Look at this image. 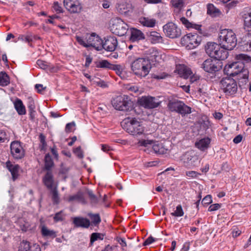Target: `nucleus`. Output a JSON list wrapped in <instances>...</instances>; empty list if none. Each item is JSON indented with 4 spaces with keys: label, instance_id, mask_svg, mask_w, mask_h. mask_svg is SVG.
<instances>
[{
    "label": "nucleus",
    "instance_id": "f257e3e1",
    "mask_svg": "<svg viewBox=\"0 0 251 251\" xmlns=\"http://www.w3.org/2000/svg\"><path fill=\"white\" fill-rule=\"evenodd\" d=\"M130 67L134 74L141 78L146 77L151 68L150 60L146 58L135 59L131 63Z\"/></svg>",
    "mask_w": 251,
    "mask_h": 251
},
{
    "label": "nucleus",
    "instance_id": "f03ea898",
    "mask_svg": "<svg viewBox=\"0 0 251 251\" xmlns=\"http://www.w3.org/2000/svg\"><path fill=\"white\" fill-rule=\"evenodd\" d=\"M121 125L127 132L133 136H138L144 133L143 124L135 118H126L122 122Z\"/></svg>",
    "mask_w": 251,
    "mask_h": 251
},
{
    "label": "nucleus",
    "instance_id": "7ed1b4c3",
    "mask_svg": "<svg viewBox=\"0 0 251 251\" xmlns=\"http://www.w3.org/2000/svg\"><path fill=\"white\" fill-rule=\"evenodd\" d=\"M219 38L220 45L227 50H233L237 45L236 36L232 30L227 29L222 30Z\"/></svg>",
    "mask_w": 251,
    "mask_h": 251
},
{
    "label": "nucleus",
    "instance_id": "20e7f679",
    "mask_svg": "<svg viewBox=\"0 0 251 251\" xmlns=\"http://www.w3.org/2000/svg\"><path fill=\"white\" fill-rule=\"evenodd\" d=\"M113 106L117 110L128 111L132 109V101L127 95H121L112 100Z\"/></svg>",
    "mask_w": 251,
    "mask_h": 251
},
{
    "label": "nucleus",
    "instance_id": "39448f33",
    "mask_svg": "<svg viewBox=\"0 0 251 251\" xmlns=\"http://www.w3.org/2000/svg\"><path fill=\"white\" fill-rule=\"evenodd\" d=\"M167 107L171 112L178 113L182 116L192 112L190 107L186 105L183 101L177 100H169Z\"/></svg>",
    "mask_w": 251,
    "mask_h": 251
},
{
    "label": "nucleus",
    "instance_id": "423d86ee",
    "mask_svg": "<svg viewBox=\"0 0 251 251\" xmlns=\"http://www.w3.org/2000/svg\"><path fill=\"white\" fill-rule=\"evenodd\" d=\"M221 89L226 96H230L235 94L238 87L236 81L233 78L226 77L220 81Z\"/></svg>",
    "mask_w": 251,
    "mask_h": 251
},
{
    "label": "nucleus",
    "instance_id": "0eeeda50",
    "mask_svg": "<svg viewBox=\"0 0 251 251\" xmlns=\"http://www.w3.org/2000/svg\"><path fill=\"white\" fill-rule=\"evenodd\" d=\"M201 160L199 155L192 151L185 152L181 157L183 163L188 168L198 166L200 163Z\"/></svg>",
    "mask_w": 251,
    "mask_h": 251
},
{
    "label": "nucleus",
    "instance_id": "6e6552de",
    "mask_svg": "<svg viewBox=\"0 0 251 251\" xmlns=\"http://www.w3.org/2000/svg\"><path fill=\"white\" fill-rule=\"evenodd\" d=\"M111 30L112 32L119 36L125 35L128 30V25L121 19L116 18L111 21Z\"/></svg>",
    "mask_w": 251,
    "mask_h": 251
},
{
    "label": "nucleus",
    "instance_id": "1a4fd4ad",
    "mask_svg": "<svg viewBox=\"0 0 251 251\" xmlns=\"http://www.w3.org/2000/svg\"><path fill=\"white\" fill-rule=\"evenodd\" d=\"M182 41L185 44L188 50H192L200 45L201 37L197 33H190L182 38Z\"/></svg>",
    "mask_w": 251,
    "mask_h": 251
},
{
    "label": "nucleus",
    "instance_id": "9d476101",
    "mask_svg": "<svg viewBox=\"0 0 251 251\" xmlns=\"http://www.w3.org/2000/svg\"><path fill=\"white\" fill-rule=\"evenodd\" d=\"M163 31L167 37L170 38H176L181 35V29L172 22L165 25L163 27Z\"/></svg>",
    "mask_w": 251,
    "mask_h": 251
},
{
    "label": "nucleus",
    "instance_id": "9b49d317",
    "mask_svg": "<svg viewBox=\"0 0 251 251\" xmlns=\"http://www.w3.org/2000/svg\"><path fill=\"white\" fill-rule=\"evenodd\" d=\"M138 102L141 106L148 109L156 108L160 104L157 99L151 96H143L138 100Z\"/></svg>",
    "mask_w": 251,
    "mask_h": 251
},
{
    "label": "nucleus",
    "instance_id": "f8f14e48",
    "mask_svg": "<svg viewBox=\"0 0 251 251\" xmlns=\"http://www.w3.org/2000/svg\"><path fill=\"white\" fill-rule=\"evenodd\" d=\"M202 66L205 71L210 73L218 72L222 69L221 62L211 59L205 60Z\"/></svg>",
    "mask_w": 251,
    "mask_h": 251
},
{
    "label": "nucleus",
    "instance_id": "ddd939ff",
    "mask_svg": "<svg viewBox=\"0 0 251 251\" xmlns=\"http://www.w3.org/2000/svg\"><path fill=\"white\" fill-rule=\"evenodd\" d=\"M11 154L15 159H21L25 156V151L18 141L11 142L10 145Z\"/></svg>",
    "mask_w": 251,
    "mask_h": 251
},
{
    "label": "nucleus",
    "instance_id": "4468645a",
    "mask_svg": "<svg viewBox=\"0 0 251 251\" xmlns=\"http://www.w3.org/2000/svg\"><path fill=\"white\" fill-rule=\"evenodd\" d=\"M86 42L88 47H92L97 50H101V39L96 33H92L90 35L87 34L86 36Z\"/></svg>",
    "mask_w": 251,
    "mask_h": 251
},
{
    "label": "nucleus",
    "instance_id": "2eb2a0df",
    "mask_svg": "<svg viewBox=\"0 0 251 251\" xmlns=\"http://www.w3.org/2000/svg\"><path fill=\"white\" fill-rule=\"evenodd\" d=\"M64 6L72 13H79L82 8V4L78 0H64Z\"/></svg>",
    "mask_w": 251,
    "mask_h": 251
},
{
    "label": "nucleus",
    "instance_id": "dca6fc26",
    "mask_svg": "<svg viewBox=\"0 0 251 251\" xmlns=\"http://www.w3.org/2000/svg\"><path fill=\"white\" fill-rule=\"evenodd\" d=\"M243 68L242 64L236 61L226 65L224 70L227 75L234 76L238 75Z\"/></svg>",
    "mask_w": 251,
    "mask_h": 251
},
{
    "label": "nucleus",
    "instance_id": "f3484780",
    "mask_svg": "<svg viewBox=\"0 0 251 251\" xmlns=\"http://www.w3.org/2000/svg\"><path fill=\"white\" fill-rule=\"evenodd\" d=\"M118 45V41L115 37H108L104 39V41L102 40L101 50L104 49L108 51H113L115 50Z\"/></svg>",
    "mask_w": 251,
    "mask_h": 251
},
{
    "label": "nucleus",
    "instance_id": "a211bd4d",
    "mask_svg": "<svg viewBox=\"0 0 251 251\" xmlns=\"http://www.w3.org/2000/svg\"><path fill=\"white\" fill-rule=\"evenodd\" d=\"M116 8L118 13L122 15H127L132 10V5L126 1H121L116 3Z\"/></svg>",
    "mask_w": 251,
    "mask_h": 251
},
{
    "label": "nucleus",
    "instance_id": "6ab92c4d",
    "mask_svg": "<svg viewBox=\"0 0 251 251\" xmlns=\"http://www.w3.org/2000/svg\"><path fill=\"white\" fill-rule=\"evenodd\" d=\"M130 32L129 40L131 42H138L141 40H144L145 38L144 34L139 29L131 28L130 29Z\"/></svg>",
    "mask_w": 251,
    "mask_h": 251
},
{
    "label": "nucleus",
    "instance_id": "aec40b11",
    "mask_svg": "<svg viewBox=\"0 0 251 251\" xmlns=\"http://www.w3.org/2000/svg\"><path fill=\"white\" fill-rule=\"evenodd\" d=\"M220 44H218L214 42H208L205 46V49L206 53L211 57L214 58L217 53V51L220 49Z\"/></svg>",
    "mask_w": 251,
    "mask_h": 251
},
{
    "label": "nucleus",
    "instance_id": "412c9836",
    "mask_svg": "<svg viewBox=\"0 0 251 251\" xmlns=\"http://www.w3.org/2000/svg\"><path fill=\"white\" fill-rule=\"evenodd\" d=\"M211 140L208 137L201 138L195 142V147L200 151H204L210 147Z\"/></svg>",
    "mask_w": 251,
    "mask_h": 251
},
{
    "label": "nucleus",
    "instance_id": "4be33fe9",
    "mask_svg": "<svg viewBox=\"0 0 251 251\" xmlns=\"http://www.w3.org/2000/svg\"><path fill=\"white\" fill-rule=\"evenodd\" d=\"M73 223L76 227H81L87 228L90 225L89 220L83 217H75L74 218Z\"/></svg>",
    "mask_w": 251,
    "mask_h": 251
},
{
    "label": "nucleus",
    "instance_id": "5701e85b",
    "mask_svg": "<svg viewBox=\"0 0 251 251\" xmlns=\"http://www.w3.org/2000/svg\"><path fill=\"white\" fill-rule=\"evenodd\" d=\"M177 72L184 79H187L192 74L191 70L185 65H179L177 67Z\"/></svg>",
    "mask_w": 251,
    "mask_h": 251
},
{
    "label": "nucleus",
    "instance_id": "b1692460",
    "mask_svg": "<svg viewBox=\"0 0 251 251\" xmlns=\"http://www.w3.org/2000/svg\"><path fill=\"white\" fill-rule=\"evenodd\" d=\"M139 22L143 26L148 27H153L156 24L155 19L145 17H140Z\"/></svg>",
    "mask_w": 251,
    "mask_h": 251
},
{
    "label": "nucleus",
    "instance_id": "393cba45",
    "mask_svg": "<svg viewBox=\"0 0 251 251\" xmlns=\"http://www.w3.org/2000/svg\"><path fill=\"white\" fill-rule=\"evenodd\" d=\"M6 167L12 175L13 180H15L18 176L19 166L18 165H13L9 161H7L6 162Z\"/></svg>",
    "mask_w": 251,
    "mask_h": 251
},
{
    "label": "nucleus",
    "instance_id": "a878e982",
    "mask_svg": "<svg viewBox=\"0 0 251 251\" xmlns=\"http://www.w3.org/2000/svg\"><path fill=\"white\" fill-rule=\"evenodd\" d=\"M180 21L182 24L188 29H195L198 31L201 30V25H197L190 23L186 18L185 17H181L180 18Z\"/></svg>",
    "mask_w": 251,
    "mask_h": 251
},
{
    "label": "nucleus",
    "instance_id": "bb28decb",
    "mask_svg": "<svg viewBox=\"0 0 251 251\" xmlns=\"http://www.w3.org/2000/svg\"><path fill=\"white\" fill-rule=\"evenodd\" d=\"M228 50L220 45V49L217 51V53L215 55L214 58L218 60L226 59L228 55Z\"/></svg>",
    "mask_w": 251,
    "mask_h": 251
},
{
    "label": "nucleus",
    "instance_id": "cd10ccee",
    "mask_svg": "<svg viewBox=\"0 0 251 251\" xmlns=\"http://www.w3.org/2000/svg\"><path fill=\"white\" fill-rule=\"evenodd\" d=\"M14 107L20 115H25L26 113V110L25 106L23 104L22 101L20 99H17L14 103Z\"/></svg>",
    "mask_w": 251,
    "mask_h": 251
},
{
    "label": "nucleus",
    "instance_id": "c85d7f7f",
    "mask_svg": "<svg viewBox=\"0 0 251 251\" xmlns=\"http://www.w3.org/2000/svg\"><path fill=\"white\" fill-rule=\"evenodd\" d=\"M235 59L237 62L242 64L243 66H244L245 64L251 62V56L244 53L236 54Z\"/></svg>",
    "mask_w": 251,
    "mask_h": 251
},
{
    "label": "nucleus",
    "instance_id": "c756f323",
    "mask_svg": "<svg viewBox=\"0 0 251 251\" xmlns=\"http://www.w3.org/2000/svg\"><path fill=\"white\" fill-rule=\"evenodd\" d=\"M244 19V26L245 29L251 28V9L243 16Z\"/></svg>",
    "mask_w": 251,
    "mask_h": 251
},
{
    "label": "nucleus",
    "instance_id": "7c9ffc66",
    "mask_svg": "<svg viewBox=\"0 0 251 251\" xmlns=\"http://www.w3.org/2000/svg\"><path fill=\"white\" fill-rule=\"evenodd\" d=\"M152 149L156 153L159 154H165L168 151L162 144L159 143L154 144L152 146Z\"/></svg>",
    "mask_w": 251,
    "mask_h": 251
},
{
    "label": "nucleus",
    "instance_id": "2f4dec72",
    "mask_svg": "<svg viewBox=\"0 0 251 251\" xmlns=\"http://www.w3.org/2000/svg\"><path fill=\"white\" fill-rule=\"evenodd\" d=\"M207 13L212 17H216L220 14V11L213 4L209 3L207 5Z\"/></svg>",
    "mask_w": 251,
    "mask_h": 251
},
{
    "label": "nucleus",
    "instance_id": "473e14b6",
    "mask_svg": "<svg viewBox=\"0 0 251 251\" xmlns=\"http://www.w3.org/2000/svg\"><path fill=\"white\" fill-rule=\"evenodd\" d=\"M41 232L42 235L44 237L54 238L56 236V232L54 230H50L45 226H42Z\"/></svg>",
    "mask_w": 251,
    "mask_h": 251
},
{
    "label": "nucleus",
    "instance_id": "72a5a7b5",
    "mask_svg": "<svg viewBox=\"0 0 251 251\" xmlns=\"http://www.w3.org/2000/svg\"><path fill=\"white\" fill-rule=\"evenodd\" d=\"M44 182L48 188L52 189L53 179L51 172L48 171L47 173L44 178Z\"/></svg>",
    "mask_w": 251,
    "mask_h": 251
},
{
    "label": "nucleus",
    "instance_id": "f704fd0d",
    "mask_svg": "<svg viewBox=\"0 0 251 251\" xmlns=\"http://www.w3.org/2000/svg\"><path fill=\"white\" fill-rule=\"evenodd\" d=\"M150 40L152 43L155 44L157 43L161 42L162 41V37L160 33L156 31H151L150 33Z\"/></svg>",
    "mask_w": 251,
    "mask_h": 251
},
{
    "label": "nucleus",
    "instance_id": "c9c22d12",
    "mask_svg": "<svg viewBox=\"0 0 251 251\" xmlns=\"http://www.w3.org/2000/svg\"><path fill=\"white\" fill-rule=\"evenodd\" d=\"M68 201L70 202L73 201H77L83 203L85 202V200L81 193H78L75 195L70 196L68 198Z\"/></svg>",
    "mask_w": 251,
    "mask_h": 251
},
{
    "label": "nucleus",
    "instance_id": "e433bc0d",
    "mask_svg": "<svg viewBox=\"0 0 251 251\" xmlns=\"http://www.w3.org/2000/svg\"><path fill=\"white\" fill-rule=\"evenodd\" d=\"M10 80L8 75L5 72H1L0 73V85L7 86Z\"/></svg>",
    "mask_w": 251,
    "mask_h": 251
},
{
    "label": "nucleus",
    "instance_id": "4c0bfd02",
    "mask_svg": "<svg viewBox=\"0 0 251 251\" xmlns=\"http://www.w3.org/2000/svg\"><path fill=\"white\" fill-rule=\"evenodd\" d=\"M104 238V234L98 232L93 233L91 235L90 237V243L91 245L93 244L94 242L97 240H102Z\"/></svg>",
    "mask_w": 251,
    "mask_h": 251
},
{
    "label": "nucleus",
    "instance_id": "58836bf2",
    "mask_svg": "<svg viewBox=\"0 0 251 251\" xmlns=\"http://www.w3.org/2000/svg\"><path fill=\"white\" fill-rule=\"evenodd\" d=\"M53 165V162L51 159L50 155L49 154L46 155L45 157V169L48 171H50V169Z\"/></svg>",
    "mask_w": 251,
    "mask_h": 251
},
{
    "label": "nucleus",
    "instance_id": "ea45409f",
    "mask_svg": "<svg viewBox=\"0 0 251 251\" xmlns=\"http://www.w3.org/2000/svg\"><path fill=\"white\" fill-rule=\"evenodd\" d=\"M149 59L151 60L152 62H159L160 59H161V55L159 52H158L157 50H153L151 52V54L150 56Z\"/></svg>",
    "mask_w": 251,
    "mask_h": 251
},
{
    "label": "nucleus",
    "instance_id": "a19ab883",
    "mask_svg": "<svg viewBox=\"0 0 251 251\" xmlns=\"http://www.w3.org/2000/svg\"><path fill=\"white\" fill-rule=\"evenodd\" d=\"M126 89L127 90H128L129 91L133 92L137 95L141 94L143 92L142 89H140V88L138 86H136V85H128L126 86Z\"/></svg>",
    "mask_w": 251,
    "mask_h": 251
},
{
    "label": "nucleus",
    "instance_id": "79ce46f5",
    "mask_svg": "<svg viewBox=\"0 0 251 251\" xmlns=\"http://www.w3.org/2000/svg\"><path fill=\"white\" fill-rule=\"evenodd\" d=\"M171 3L174 7L179 10L184 6V2L183 0H171Z\"/></svg>",
    "mask_w": 251,
    "mask_h": 251
},
{
    "label": "nucleus",
    "instance_id": "37998d69",
    "mask_svg": "<svg viewBox=\"0 0 251 251\" xmlns=\"http://www.w3.org/2000/svg\"><path fill=\"white\" fill-rule=\"evenodd\" d=\"M249 74V72L248 70L244 67L238 75L239 78H242L245 80V81H246L248 79Z\"/></svg>",
    "mask_w": 251,
    "mask_h": 251
},
{
    "label": "nucleus",
    "instance_id": "c03bdc74",
    "mask_svg": "<svg viewBox=\"0 0 251 251\" xmlns=\"http://www.w3.org/2000/svg\"><path fill=\"white\" fill-rule=\"evenodd\" d=\"M171 215L175 217H181L184 214L182 206L181 205H178L176 207V210L174 212L171 213Z\"/></svg>",
    "mask_w": 251,
    "mask_h": 251
},
{
    "label": "nucleus",
    "instance_id": "a18cd8bd",
    "mask_svg": "<svg viewBox=\"0 0 251 251\" xmlns=\"http://www.w3.org/2000/svg\"><path fill=\"white\" fill-rule=\"evenodd\" d=\"M29 243L27 241H23L20 247L19 251H30Z\"/></svg>",
    "mask_w": 251,
    "mask_h": 251
},
{
    "label": "nucleus",
    "instance_id": "49530a36",
    "mask_svg": "<svg viewBox=\"0 0 251 251\" xmlns=\"http://www.w3.org/2000/svg\"><path fill=\"white\" fill-rule=\"evenodd\" d=\"M90 217L92 220V223L95 226L98 225L101 222L100 217L98 214H92Z\"/></svg>",
    "mask_w": 251,
    "mask_h": 251
},
{
    "label": "nucleus",
    "instance_id": "de8ad7c7",
    "mask_svg": "<svg viewBox=\"0 0 251 251\" xmlns=\"http://www.w3.org/2000/svg\"><path fill=\"white\" fill-rule=\"evenodd\" d=\"M75 122H72L68 123L65 127V131L66 132H71L75 130Z\"/></svg>",
    "mask_w": 251,
    "mask_h": 251
},
{
    "label": "nucleus",
    "instance_id": "09e8293b",
    "mask_svg": "<svg viewBox=\"0 0 251 251\" xmlns=\"http://www.w3.org/2000/svg\"><path fill=\"white\" fill-rule=\"evenodd\" d=\"M37 64L39 67L42 69H47L50 66V63L42 60H38Z\"/></svg>",
    "mask_w": 251,
    "mask_h": 251
},
{
    "label": "nucleus",
    "instance_id": "8fccbe9b",
    "mask_svg": "<svg viewBox=\"0 0 251 251\" xmlns=\"http://www.w3.org/2000/svg\"><path fill=\"white\" fill-rule=\"evenodd\" d=\"M112 65L113 64H110L108 61L105 60L100 61L99 64V66L100 68H108L110 69H111Z\"/></svg>",
    "mask_w": 251,
    "mask_h": 251
},
{
    "label": "nucleus",
    "instance_id": "3c124183",
    "mask_svg": "<svg viewBox=\"0 0 251 251\" xmlns=\"http://www.w3.org/2000/svg\"><path fill=\"white\" fill-rule=\"evenodd\" d=\"M200 175H201L200 173L194 171H190L186 172V176L188 178H197Z\"/></svg>",
    "mask_w": 251,
    "mask_h": 251
},
{
    "label": "nucleus",
    "instance_id": "603ef678",
    "mask_svg": "<svg viewBox=\"0 0 251 251\" xmlns=\"http://www.w3.org/2000/svg\"><path fill=\"white\" fill-rule=\"evenodd\" d=\"M246 30L248 31V33L245 37V41L246 44L249 45L250 48H251V28Z\"/></svg>",
    "mask_w": 251,
    "mask_h": 251
},
{
    "label": "nucleus",
    "instance_id": "864d4df0",
    "mask_svg": "<svg viewBox=\"0 0 251 251\" xmlns=\"http://www.w3.org/2000/svg\"><path fill=\"white\" fill-rule=\"evenodd\" d=\"M112 70H113L115 71L116 74L121 76V75H122V71L123 69L121 65H113L112 66L111 69Z\"/></svg>",
    "mask_w": 251,
    "mask_h": 251
},
{
    "label": "nucleus",
    "instance_id": "5fc2aeb1",
    "mask_svg": "<svg viewBox=\"0 0 251 251\" xmlns=\"http://www.w3.org/2000/svg\"><path fill=\"white\" fill-rule=\"evenodd\" d=\"M212 202V197L211 195H207L202 200V204L205 206H206L208 204H210Z\"/></svg>",
    "mask_w": 251,
    "mask_h": 251
},
{
    "label": "nucleus",
    "instance_id": "6e6d98bb",
    "mask_svg": "<svg viewBox=\"0 0 251 251\" xmlns=\"http://www.w3.org/2000/svg\"><path fill=\"white\" fill-rule=\"evenodd\" d=\"M39 139L40 143L41 144V145L40 146V148L41 150H43L45 149V147L47 146L45 141V136L43 134H40L39 135Z\"/></svg>",
    "mask_w": 251,
    "mask_h": 251
},
{
    "label": "nucleus",
    "instance_id": "4d7b16f0",
    "mask_svg": "<svg viewBox=\"0 0 251 251\" xmlns=\"http://www.w3.org/2000/svg\"><path fill=\"white\" fill-rule=\"evenodd\" d=\"M152 140H139L138 144L141 146L148 147L149 145H151Z\"/></svg>",
    "mask_w": 251,
    "mask_h": 251
},
{
    "label": "nucleus",
    "instance_id": "13d9d810",
    "mask_svg": "<svg viewBox=\"0 0 251 251\" xmlns=\"http://www.w3.org/2000/svg\"><path fill=\"white\" fill-rule=\"evenodd\" d=\"M18 39V40H21L27 43H29L32 41V38L31 36L29 35L25 36L24 35H21L19 36Z\"/></svg>",
    "mask_w": 251,
    "mask_h": 251
},
{
    "label": "nucleus",
    "instance_id": "bf43d9fd",
    "mask_svg": "<svg viewBox=\"0 0 251 251\" xmlns=\"http://www.w3.org/2000/svg\"><path fill=\"white\" fill-rule=\"evenodd\" d=\"M53 8L58 13H61L62 12L61 4H59L57 1L54 2Z\"/></svg>",
    "mask_w": 251,
    "mask_h": 251
},
{
    "label": "nucleus",
    "instance_id": "052dcab7",
    "mask_svg": "<svg viewBox=\"0 0 251 251\" xmlns=\"http://www.w3.org/2000/svg\"><path fill=\"white\" fill-rule=\"evenodd\" d=\"M74 152L78 158H83V154L82 151L81 150L80 147H78L77 148L74 149Z\"/></svg>",
    "mask_w": 251,
    "mask_h": 251
},
{
    "label": "nucleus",
    "instance_id": "680f3d73",
    "mask_svg": "<svg viewBox=\"0 0 251 251\" xmlns=\"http://www.w3.org/2000/svg\"><path fill=\"white\" fill-rule=\"evenodd\" d=\"M76 40L79 44L85 47H88V44L86 42V38L83 39L81 37L77 36Z\"/></svg>",
    "mask_w": 251,
    "mask_h": 251
},
{
    "label": "nucleus",
    "instance_id": "e2e57ef3",
    "mask_svg": "<svg viewBox=\"0 0 251 251\" xmlns=\"http://www.w3.org/2000/svg\"><path fill=\"white\" fill-rule=\"evenodd\" d=\"M221 204L219 203H215L211 204L208 208L209 211H214L219 209L221 207Z\"/></svg>",
    "mask_w": 251,
    "mask_h": 251
},
{
    "label": "nucleus",
    "instance_id": "0e129e2a",
    "mask_svg": "<svg viewBox=\"0 0 251 251\" xmlns=\"http://www.w3.org/2000/svg\"><path fill=\"white\" fill-rule=\"evenodd\" d=\"M53 219L55 222L62 221L63 219V214L62 211L57 213L54 216Z\"/></svg>",
    "mask_w": 251,
    "mask_h": 251
},
{
    "label": "nucleus",
    "instance_id": "69168bd1",
    "mask_svg": "<svg viewBox=\"0 0 251 251\" xmlns=\"http://www.w3.org/2000/svg\"><path fill=\"white\" fill-rule=\"evenodd\" d=\"M88 194L89 195V196L90 197L91 201L93 202H95V203H97L98 202V200H97V197H96V196L93 194L92 191L91 190H89L88 191Z\"/></svg>",
    "mask_w": 251,
    "mask_h": 251
},
{
    "label": "nucleus",
    "instance_id": "338daca9",
    "mask_svg": "<svg viewBox=\"0 0 251 251\" xmlns=\"http://www.w3.org/2000/svg\"><path fill=\"white\" fill-rule=\"evenodd\" d=\"M155 241H156V239L155 238H154L152 236H150L144 242V246L149 245L152 243L153 242H154Z\"/></svg>",
    "mask_w": 251,
    "mask_h": 251
},
{
    "label": "nucleus",
    "instance_id": "774afa93",
    "mask_svg": "<svg viewBox=\"0 0 251 251\" xmlns=\"http://www.w3.org/2000/svg\"><path fill=\"white\" fill-rule=\"evenodd\" d=\"M52 199L54 202L57 203L58 200V194L55 189L52 190Z\"/></svg>",
    "mask_w": 251,
    "mask_h": 251
}]
</instances>
